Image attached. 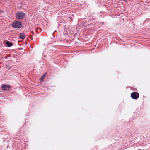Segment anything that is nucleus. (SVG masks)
I'll list each match as a JSON object with an SVG mask.
<instances>
[{"label": "nucleus", "instance_id": "f257e3e1", "mask_svg": "<svg viewBox=\"0 0 150 150\" xmlns=\"http://www.w3.org/2000/svg\"><path fill=\"white\" fill-rule=\"evenodd\" d=\"M12 27L15 28H20L22 26V24L20 22L16 21L12 24Z\"/></svg>", "mask_w": 150, "mask_h": 150}, {"label": "nucleus", "instance_id": "f03ea898", "mask_svg": "<svg viewBox=\"0 0 150 150\" xmlns=\"http://www.w3.org/2000/svg\"><path fill=\"white\" fill-rule=\"evenodd\" d=\"M25 13L22 12H19L16 14V17L18 19H23L25 16Z\"/></svg>", "mask_w": 150, "mask_h": 150}, {"label": "nucleus", "instance_id": "7ed1b4c3", "mask_svg": "<svg viewBox=\"0 0 150 150\" xmlns=\"http://www.w3.org/2000/svg\"><path fill=\"white\" fill-rule=\"evenodd\" d=\"M1 88L2 90L9 91L10 90L11 86L8 84H3L1 86Z\"/></svg>", "mask_w": 150, "mask_h": 150}, {"label": "nucleus", "instance_id": "20e7f679", "mask_svg": "<svg viewBox=\"0 0 150 150\" xmlns=\"http://www.w3.org/2000/svg\"><path fill=\"white\" fill-rule=\"evenodd\" d=\"M131 98L134 99H137L139 97V93L137 92H134L131 94Z\"/></svg>", "mask_w": 150, "mask_h": 150}, {"label": "nucleus", "instance_id": "39448f33", "mask_svg": "<svg viewBox=\"0 0 150 150\" xmlns=\"http://www.w3.org/2000/svg\"><path fill=\"white\" fill-rule=\"evenodd\" d=\"M6 44L7 47H9L12 46L13 45V44L12 42H10L9 41H7L6 42Z\"/></svg>", "mask_w": 150, "mask_h": 150}, {"label": "nucleus", "instance_id": "423d86ee", "mask_svg": "<svg viewBox=\"0 0 150 150\" xmlns=\"http://www.w3.org/2000/svg\"><path fill=\"white\" fill-rule=\"evenodd\" d=\"M25 37V35L23 33H21L19 35V38L21 39H24Z\"/></svg>", "mask_w": 150, "mask_h": 150}, {"label": "nucleus", "instance_id": "0eeeda50", "mask_svg": "<svg viewBox=\"0 0 150 150\" xmlns=\"http://www.w3.org/2000/svg\"><path fill=\"white\" fill-rule=\"evenodd\" d=\"M45 74H43V75L40 78V81H42V80H43L44 79L45 77Z\"/></svg>", "mask_w": 150, "mask_h": 150}, {"label": "nucleus", "instance_id": "6e6552de", "mask_svg": "<svg viewBox=\"0 0 150 150\" xmlns=\"http://www.w3.org/2000/svg\"><path fill=\"white\" fill-rule=\"evenodd\" d=\"M31 32L33 33L32 35H33V33H34V32H33V31H32Z\"/></svg>", "mask_w": 150, "mask_h": 150}, {"label": "nucleus", "instance_id": "1a4fd4ad", "mask_svg": "<svg viewBox=\"0 0 150 150\" xmlns=\"http://www.w3.org/2000/svg\"><path fill=\"white\" fill-rule=\"evenodd\" d=\"M31 39L32 40H33V38L32 37L31 38Z\"/></svg>", "mask_w": 150, "mask_h": 150}]
</instances>
